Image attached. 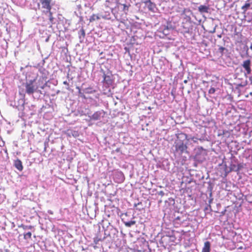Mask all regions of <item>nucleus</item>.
Listing matches in <instances>:
<instances>
[{"label": "nucleus", "mask_w": 252, "mask_h": 252, "mask_svg": "<svg viewBox=\"0 0 252 252\" xmlns=\"http://www.w3.org/2000/svg\"><path fill=\"white\" fill-rule=\"evenodd\" d=\"M76 89H77V90H78V93H79L80 94H81V95H83V94H82V93L81 92V89H80V87H76Z\"/></svg>", "instance_id": "obj_21"}, {"label": "nucleus", "mask_w": 252, "mask_h": 252, "mask_svg": "<svg viewBox=\"0 0 252 252\" xmlns=\"http://www.w3.org/2000/svg\"><path fill=\"white\" fill-rule=\"evenodd\" d=\"M187 82H188V80H185L184 81V83H185V84L187 83Z\"/></svg>", "instance_id": "obj_26"}, {"label": "nucleus", "mask_w": 252, "mask_h": 252, "mask_svg": "<svg viewBox=\"0 0 252 252\" xmlns=\"http://www.w3.org/2000/svg\"><path fill=\"white\" fill-rule=\"evenodd\" d=\"M103 81L107 84H111L112 83V80L110 79L109 76L106 75L105 73L103 74Z\"/></svg>", "instance_id": "obj_11"}, {"label": "nucleus", "mask_w": 252, "mask_h": 252, "mask_svg": "<svg viewBox=\"0 0 252 252\" xmlns=\"http://www.w3.org/2000/svg\"><path fill=\"white\" fill-rule=\"evenodd\" d=\"M41 88L42 89H43L44 88V86H43L41 87Z\"/></svg>", "instance_id": "obj_29"}, {"label": "nucleus", "mask_w": 252, "mask_h": 252, "mask_svg": "<svg viewBox=\"0 0 252 252\" xmlns=\"http://www.w3.org/2000/svg\"><path fill=\"white\" fill-rule=\"evenodd\" d=\"M82 34L83 35V36H84L85 35V32L83 30H82Z\"/></svg>", "instance_id": "obj_25"}, {"label": "nucleus", "mask_w": 252, "mask_h": 252, "mask_svg": "<svg viewBox=\"0 0 252 252\" xmlns=\"http://www.w3.org/2000/svg\"><path fill=\"white\" fill-rule=\"evenodd\" d=\"M135 223L136 221L135 220L124 222L125 225L127 227H130L131 225L135 224Z\"/></svg>", "instance_id": "obj_14"}, {"label": "nucleus", "mask_w": 252, "mask_h": 252, "mask_svg": "<svg viewBox=\"0 0 252 252\" xmlns=\"http://www.w3.org/2000/svg\"><path fill=\"white\" fill-rule=\"evenodd\" d=\"M209 9L208 6L204 5H201L198 7V11L201 13H208Z\"/></svg>", "instance_id": "obj_10"}, {"label": "nucleus", "mask_w": 252, "mask_h": 252, "mask_svg": "<svg viewBox=\"0 0 252 252\" xmlns=\"http://www.w3.org/2000/svg\"><path fill=\"white\" fill-rule=\"evenodd\" d=\"M211 244L210 242L206 241L204 243L202 252H210Z\"/></svg>", "instance_id": "obj_8"}, {"label": "nucleus", "mask_w": 252, "mask_h": 252, "mask_svg": "<svg viewBox=\"0 0 252 252\" xmlns=\"http://www.w3.org/2000/svg\"><path fill=\"white\" fill-rule=\"evenodd\" d=\"M250 49L252 50V44L250 46Z\"/></svg>", "instance_id": "obj_28"}, {"label": "nucleus", "mask_w": 252, "mask_h": 252, "mask_svg": "<svg viewBox=\"0 0 252 252\" xmlns=\"http://www.w3.org/2000/svg\"><path fill=\"white\" fill-rule=\"evenodd\" d=\"M242 67L244 68L245 71H246L245 72V74L246 75H249L251 74L252 73V69H251V61L250 59L245 60L243 61L242 64Z\"/></svg>", "instance_id": "obj_4"}, {"label": "nucleus", "mask_w": 252, "mask_h": 252, "mask_svg": "<svg viewBox=\"0 0 252 252\" xmlns=\"http://www.w3.org/2000/svg\"><path fill=\"white\" fill-rule=\"evenodd\" d=\"M101 113L96 112L92 115V119L94 120H99L100 118Z\"/></svg>", "instance_id": "obj_12"}, {"label": "nucleus", "mask_w": 252, "mask_h": 252, "mask_svg": "<svg viewBox=\"0 0 252 252\" xmlns=\"http://www.w3.org/2000/svg\"><path fill=\"white\" fill-rule=\"evenodd\" d=\"M99 17L96 14H93L90 18V22H92L93 21H94L95 20L99 19Z\"/></svg>", "instance_id": "obj_13"}, {"label": "nucleus", "mask_w": 252, "mask_h": 252, "mask_svg": "<svg viewBox=\"0 0 252 252\" xmlns=\"http://www.w3.org/2000/svg\"><path fill=\"white\" fill-rule=\"evenodd\" d=\"M32 238V233L28 232L24 234V238L25 240H30Z\"/></svg>", "instance_id": "obj_15"}, {"label": "nucleus", "mask_w": 252, "mask_h": 252, "mask_svg": "<svg viewBox=\"0 0 252 252\" xmlns=\"http://www.w3.org/2000/svg\"><path fill=\"white\" fill-rule=\"evenodd\" d=\"M47 13H49V20L52 23L53 21V20H54V18L53 17V15H52V12L51 11V10L50 11V12H46Z\"/></svg>", "instance_id": "obj_17"}, {"label": "nucleus", "mask_w": 252, "mask_h": 252, "mask_svg": "<svg viewBox=\"0 0 252 252\" xmlns=\"http://www.w3.org/2000/svg\"><path fill=\"white\" fill-rule=\"evenodd\" d=\"M64 84H68V83L66 81L63 82Z\"/></svg>", "instance_id": "obj_27"}, {"label": "nucleus", "mask_w": 252, "mask_h": 252, "mask_svg": "<svg viewBox=\"0 0 252 252\" xmlns=\"http://www.w3.org/2000/svg\"><path fill=\"white\" fill-rule=\"evenodd\" d=\"M14 166L20 171H22V170L23 169L22 162L21 161V160L19 159H17L16 160H15Z\"/></svg>", "instance_id": "obj_7"}, {"label": "nucleus", "mask_w": 252, "mask_h": 252, "mask_svg": "<svg viewBox=\"0 0 252 252\" xmlns=\"http://www.w3.org/2000/svg\"><path fill=\"white\" fill-rule=\"evenodd\" d=\"M192 140H194V137H193V138H192Z\"/></svg>", "instance_id": "obj_30"}, {"label": "nucleus", "mask_w": 252, "mask_h": 252, "mask_svg": "<svg viewBox=\"0 0 252 252\" xmlns=\"http://www.w3.org/2000/svg\"><path fill=\"white\" fill-rule=\"evenodd\" d=\"M215 91H216L215 89L214 88L212 87V88H211L209 89V91H208V93H209V94H214V93H215Z\"/></svg>", "instance_id": "obj_19"}, {"label": "nucleus", "mask_w": 252, "mask_h": 252, "mask_svg": "<svg viewBox=\"0 0 252 252\" xmlns=\"http://www.w3.org/2000/svg\"><path fill=\"white\" fill-rule=\"evenodd\" d=\"M33 228V226L32 225H29V226H23V228L24 229H32Z\"/></svg>", "instance_id": "obj_20"}, {"label": "nucleus", "mask_w": 252, "mask_h": 252, "mask_svg": "<svg viewBox=\"0 0 252 252\" xmlns=\"http://www.w3.org/2000/svg\"><path fill=\"white\" fill-rule=\"evenodd\" d=\"M241 9L243 11V13H245L249 9H252V0H248L245 4L242 6Z\"/></svg>", "instance_id": "obj_6"}, {"label": "nucleus", "mask_w": 252, "mask_h": 252, "mask_svg": "<svg viewBox=\"0 0 252 252\" xmlns=\"http://www.w3.org/2000/svg\"><path fill=\"white\" fill-rule=\"evenodd\" d=\"M98 241H99V240H98V239H97V238H95V239H94V243H95V244H97V243H98Z\"/></svg>", "instance_id": "obj_22"}, {"label": "nucleus", "mask_w": 252, "mask_h": 252, "mask_svg": "<svg viewBox=\"0 0 252 252\" xmlns=\"http://www.w3.org/2000/svg\"><path fill=\"white\" fill-rule=\"evenodd\" d=\"M86 93L88 94H92L95 92V90H93V89L91 87H89L86 89Z\"/></svg>", "instance_id": "obj_16"}, {"label": "nucleus", "mask_w": 252, "mask_h": 252, "mask_svg": "<svg viewBox=\"0 0 252 252\" xmlns=\"http://www.w3.org/2000/svg\"><path fill=\"white\" fill-rule=\"evenodd\" d=\"M187 146L186 143H184L182 141L179 139L176 140L175 142V150L179 152L180 154L187 152Z\"/></svg>", "instance_id": "obj_2"}, {"label": "nucleus", "mask_w": 252, "mask_h": 252, "mask_svg": "<svg viewBox=\"0 0 252 252\" xmlns=\"http://www.w3.org/2000/svg\"><path fill=\"white\" fill-rule=\"evenodd\" d=\"M145 3L148 4V8L150 11L152 12L154 11L155 4L152 2L151 0H147Z\"/></svg>", "instance_id": "obj_9"}, {"label": "nucleus", "mask_w": 252, "mask_h": 252, "mask_svg": "<svg viewBox=\"0 0 252 252\" xmlns=\"http://www.w3.org/2000/svg\"><path fill=\"white\" fill-rule=\"evenodd\" d=\"M182 135L184 136L186 138H187V135L186 134H182Z\"/></svg>", "instance_id": "obj_24"}, {"label": "nucleus", "mask_w": 252, "mask_h": 252, "mask_svg": "<svg viewBox=\"0 0 252 252\" xmlns=\"http://www.w3.org/2000/svg\"><path fill=\"white\" fill-rule=\"evenodd\" d=\"M107 6L111 8H119V7L121 4L119 2V0H107L106 1ZM123 11L126 13L128 11L130 5H126V4H123Z\"/></svg>", "instance_id": "obj_1"}, {"label": "nucleus", "mask_w": 252, "mask_h": 252, "mask_svg": "<svg viewBox=\"0 0 252 252\" xmlns=\"http://www.w3.org/2000/svg\"><path fill=\"white\" fill-rule=\"evenodd\" d=\"M26 92L29 94H33L37 90V87L34 85V81L31 80L25 84Z\"/></svg>", "instance_id": "obj_3"}, {"label": "nucleus", "mask_w": 252, "mask_h": 252, "mask_svg": "<svg viewBox=\"0 0 252 252\" xmlns=\"http://www.w3.org/2000/svg\"><path fill=\"white\" fill-rule=\"evenodd\" d=\"M225 50V48L223 47L220 46L219 48V51L220 52L221 56L223 54V51Z\"/></svg>", "instance_id": "obj_18"}, {"label": "nucleus", "mask_w": 252, "mask_h": 252, "mask_svg": "<svg viewBox=\"0 0 252 252\" xmlns=\"http://www.w3.org/2000/svg\"><path fill=\"white\" fill-rule=\"evenodd\" d=\"M249 80H250V81L251 82V84H252V77H250L249 78Z\"/></svg>", "instance_id": "obj_23"}, {"label": "nucleus", "mask_w": 252, "mask_h": 252, "mask_svg": "<svg viewBox=\"0 0 252 252\" xmlns=\"http://www.w3.org/2000/svg\"><path fill=\"white\" fill-rule=\"evenodd\" d=\"M51 1L52 0H40L42 8L46 9V12H50L51 10Z\"/></svg>", "instance_id": "obj_5"}]
</instances>
